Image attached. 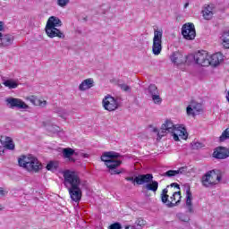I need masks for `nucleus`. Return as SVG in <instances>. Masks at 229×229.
<instances>
[{
	"label": "nucleus",
	"instance_id": "f257e3e1",
	"mask_svg": "<svg viewBox=\"0 0 229 229\" xmlns=\"http://www.w3.org/2000/svg\"><path fill=\"white\" fill-rule=\"evenodd\" d=\"M64 185L67 189L72 201L80 203L83 196L82 189L85 187V181L80 178L77 172L65 170L63 172Z\"/></svg>",
	"mask_w": 229,
	"mask_h": 229
},
{
	"label": "nucleus",
	"instance_id": "f03ea898",
	"mask_svg": "<svg viewBox=\"0 0 229 229\" xmlns=\"http://www.w3.org/2000/svg\"><path fill=\"white\" fill-rule=\"evenodd\" d=\"M173 187H175V189H178L180 191V185L178 183H172L170 186H167L165 188L160 195L161 201L164 203V205H166L168 208H173V207H176L180 201H182V192L180 191H174L172 196L169 198V189H173Z\"/></svg>",
	"mask_w": 229,
	"mask_h": 229
},
{
	"label": "nucleus",
	"instance_id": "7ed1b4c3",
	"mask_svg": "<svg viewBox=\"0 0 229 229\" xmlns=\"http://www.w3.org/2000/svg\"><path fill=\"white\" fill-rule=\"evenodd\" d=\"M62 20L56 16H51L48 18L46 25V33L49 38H55V37H58V38H65V35L64 32H61L58 28L62 26Z\"/></svg>",
	"mask_w": 229,
	"mask_h": 229
},
{
	"label": "nucleus",
	"instance_id": "20e7f679",
	"mask_svg": "<svg viewBox=\"0 0 229 229\" xmlns=\"http://www.w3.org/2000/svg\"><path fill=\"white\" fill-rule=\"evenodd\" d=\"M18 164L30 173H38L42 169V163L33 156H21L18 159Z\"/></svg>",
	"mask_w": 229,
	"mask_h": 229
},
{
	"label": "nucleus",
	"instance_id": "39448f33",
	"mask_svg": "<svg viewBox=\"0 0 229 229\" xmlns=\"http://www.w3.org/2000/svg\"><path fill=\"white\" fill-rule=\"evenodd\" d=\"M221 172L210 170L207 172L201 178V184L207 189L217 185L221 182Z\"/></svg>",
	"mask_w": 229,
	"mask_h": 229
},
{
	"label": "nucleus",
	"instance_id": "423d86ee",
	"mask_svg": "<svg viewBox=\"0 0 229 229\" xmlns=\"http://www.w3.org/2000/svg\"><path fill=\"white\" fill-rule=\"evenodd\" d=\"M164 36V30L162 29L154 30V37L152 43V53L155 56H158L162 53V37Z\"/></svg>",
	"mask_w": 229,
	"mask_h": 229
},
{
	"label": "nucleus",
	"instance_id": "0eeeda50",
	"mask_svg": "<svg viewBox=\"0 0 229 229\" xmlns=\"http://www.w3.org/2000/svg\"><path fill=\"white\" fill-rule=\"evenodd\" d=\"M102 105L107 112H115L119 108V102L111 95H107L103 98Z\"/></svg>",
	"mask_w": 229,
	"mask_h": 229
},
{
	"label": "nucleus",
	"instance_id": "6e6552de",
	"mask_svg": "<svg viewBox=\"0 0 229 229\" xmlns=\"http://www.w3.org/2000/svg\"><path fill=\"white\" fill-rule=\"evenodd\" d=\"M217 13V8L214 4H205L202 6L201 14L204 21H212Z\"/></svg>",
	"mask_w": 229,
	"mask_h": 229
},
{
	"label": "nucleus",
	"instance_id": "1a4fd4ad",
	"mask_svg": "<svg viewBox=\"0 0 229 229\" xmlns=\"http://www.w3.org/2000/svg\"><path fill=\"white\" fill-rule=\"evenodd\" d=\"M195 64L201 67H208L210 65V55L205 50L199 51L195 54Z\"/></svg>",
	"mask_w": 229,
	"mask_h": 229
},
{
	"label": "nucleus",
	"instance_id": "9d476101",
	"mask_svg": "<svg viewBox=\"0 0 229 229\" xmlns=\"http://www.w3.org/2000/svg\"><path fill=\"white\" fill-rule=\"evenodd\" d=\"M5 103L8 108H18V110H26L29 108L28 105L20 98H7Z\"/></svg>",
	"mask_w": 229,
	"mask_h": 229
},
{
	"label": "nucleus",
	"instance_id": "9b49d317",
	"mask_svg": "<svg viewBox=\"0 0 229 229\" xmlns=\"http://www.w3.org/2000/svg\"><path fill=\"white\" fill-rule=\"evenodd\" d=\"M182 35L186 40L196 38V29L192 23L184 24L182 28Z\"/></svg>",
	"mask_w": 229,
	"mask_h": 229
},
{
	"label": "nucleus",
	"instance_id": "f8f14e48",
	"mask_svg": "<svg viewBox=\"0 0 229 229\" xmlns=\"http://www.w3.org/2000/svg\"><path fill=\"white\" fill-rule=\"evenodd\" d=\"M172 135L175 142H178V140H180V138L183 140H186L187 137H189V134L187 133V129H185L183 125H175Z\"/></svg>",
	"mask_w": 229,
	"mask_h": 229
},
{
	"label": "nucleus",
	"instance_id": "ddd939ff",
	"mask_svg": "<svg viewBox=\"0 0 229 229\" xmlns=\"http://www.w3.org/2000/svg\"><path fill=\"white\" fill-rule=\"evenodd\" d=\"M174 128H176V125L173 123V121L166 120L160 128V132H158V139H162V137H165L167 133H173L174 131Z\"/></svg>",
	"mask_w": 229,
	"mask_h": 229
},
{
	"label": "nucleus",
	"instance_id": "4468645a",
	"mask_svg": "<svg viewBox=\"0 0 229 229\" xmlns=\"http://www.w3.org/2000/svg\"><path fill=\"white\" fill-rule=\"evenodd\" d=\"M201 104L192 100L186 107V114L189 116L196 117V115L199 114V112H201Z\"/></svg>",
	"mask_w": 229,
	"mask_h": 229
},
{
	"label": "nucleus",
	"instance_id": "2eb2a0df",
	"mask_svg": "<svg viewBox=\"0 0 229 229\" xmlns=\"http://www.w3.org/2000/svg\"><path fill=\"white\" fill-rule=\"evenodd\" d=\"M121 164H123V161L115 159V157H113L106 165L108 169V173H110L111 174H121L123 171L117 169V167H119Z\"/></svg>",
	"mask_w": 229,
	"mask_h": 229
},
{
	"label": "nucleus",
	"instance_id": "dca6fc26",
	"mask_svg": "<svg viewBox=\"0 0 229 229\" xmlns=\"http://www.w3.org/2000/svg\"><path fill=\"white\" fill-rule=\"evenodd\" d=\"M15 38L12 34H4L0 32V47H10Z\"/></svg>",
	"mask_w": 229,
	"mask_h": 229
},
{
	"label": "nucleus",
	"instance_id": "f3484780",
	"mask_svg": "<svg viewBox=\"0 0 229 229\" xmlns=\"http://www.w3.org/2000/svg\"><path fill=\"white\" fill-rule=\"evenodd\" d=\"M170 60L174 65H182V64H185V55L183 53L176 51L170 55Z\"/></svg>",
	"mask_w": 229,
	"mask_h": 229
},
{
	"label": "nucleus",
	"instance_id": "a211bd4d",
	"mask_svg": "<svg viewBox=\"0 0 229 229\" xmlns=\"http://www.w3.org/2000/svg\"><path fill=\"white\" fill-rule=\"evenodd\" d=\"M214 158H218L220 160H225V158H228L229 150L225 147H217L213 153Z\"/></svg>",
	"mask_w": 229,
	"mask_h": 229
},
{
	"label": "nucleus",
	"instance_id": "6ab92c4d",
	"mask_svg": "<svg viewBox=\"0 0 229 229\" xmlns=\"http://www.w3.org/2000/svg\"><path fill=\"white\" fill-rule=\"evenodd\" d=\"M0 142L2 146L5 148V149H10L11 151H13V149H15V143H13V140H12L11 137L1 136Z\"/></svg>",
	"mask_w": 229,
	"mask_h": 229
},
{
	"label": "nucleus",
	"instance_id": "aec40b11",
	"mask_svg": "<svg viewBox=\"0 0 229 229\" xmlns=\"http://www.w3.org/2000/svg\"><path fill=\"white\" fill-rule=\"evenodd\" d=\"M153 180V174H140L135 177L134 182L138 185H144V183H149Z\"/></svg>",
	"mask_w": 229,
	"mask_h": 229
},
{
	"label": "nucleus",
	"instance_id": "412c9836",
	"mask_svg": "<svg viewBox=\"0 0 229 229\" xmlns=\"http://www.w3.org/2000/svg\"><path fill=\"white\" fill-rule=\"evenodd\" d=\"M186 208L190 214L194 212V208L192 207V192H191V187L186 188Z\"/></svg>",
	"mask_w": 229,
	"mask_h": 229
},
{
	"label": "nucleus",
	"instance_id": "4be33fe9",
	"mask_svg": "<svg viewBox=\"0 0 229 229\" xmlns=\"http://www.w3.org/2000/svg\"><path fill=\"white\" fill-rule=\"evenodd\" d=\"M221 62H223V54L216 53L209 55V65H212V67H217Z\"/></svg>",
	"mask_w": 229,
	"mask_h": 229
},
{
	"label": "nucleus",
	"instance_id": "5701e85b",
	"mask_svg": "<svg viewBox=\"0 0 229 229\" xmlns=\"http://www.w3.org/2000/svg\"><path fill=\"white\" fill-rule=\"evenodd\" d=\"M94 87V79L89 78L84 80L80 85H79V90L81 92H85V90H89Z\"/></svg>",
	"mask_w": 229,
	"mask_h": 229
},
{
	"label": "nucleus",
	"instance_id": "b1692460",
	"mask_svg": "<svg viewBox=\"0 0 229 229\" xmlns=\"http://www.w3.org/2000/svg\"><path fill=\"white\" fill-rule=\"evenodd\" d=\"M27 99H28V101L32 103V105H34V106L44 107V106H46V105H47V101L42 100V99L37 98L36 96H30V97L27 98Z\"/></svg>",
	"mask_w": 229,
	"mask_h": 229
},
{
	"label": "nucleus",
	"instance_id": "393cba45",
	"mask_svg": "<svg viewBox=\"0 0 229 229\" xmlns=\"http://www.w3.org/2000/svg\"><path fill=\"white\" fill-rule=\"evenodd\" d=\"M117 157H119V155L114 151H110V152H105L102 156H101V160L102 162H105V165H106V163L113 159V158H117Z\"/></svg>",
	"mask_w": 229,
	"mask_h": 229
},
{
	"label": "nucleus",
	"instance_id": "a878e982",
	"mask_svg": "<svg viewBox=\"0 0 229 229\" xmlns=\"http://www.w3.org/2000/svg\"><path fill=\"white\" fill-rule=\"evenodd\" d=\"M185 171H187V167H181L178 170H169L165 174V176L173 178V176H176V174H183Z\"/></svg>",
	"mask_w": 229,
	"mask_h": 229
},
{
	"label": "nucleus",
	"instance_id": "bb28decb",
	"mask_svg": "<svg viewBox=\"0 0 229 229\" xmlns=\"http://www.w3.org/2000/svg\"><path fill=\"white\" fill-rule=\"evenodd\" d=\"M147 191H151L152 192H157L158 191V182L157 181H150L145 185Z\"/></svg>",
	"mask_w": 229,
	"mask_h": 229
},
{
	"label": "nucleus",
	"instance_id": "cd10ccee",
	"mask_svg": "<svg viewBox=\"0 0 229 229\" xmlns=\"http://www.w3.org/2000/svg\"><path fill=\"white\" fill-rule=\"evenodd\" d=\"M3 85L4 87H7V89H17L19 87V83L13 80H6L3 82Z\"/></svg>",
	"mask_w": 229,
	"mask_h": 229
},
{
	"label": "nucleus",
	"instance_id": "c85d7f7f",
	"mask_svg": "<svg viewBox=\"0 0 229 229\" xmlns=\"http://www.w3.org/2000/svg\"><path fill=\"white\" fill-rule=\"evenodd\" d=\"M74 155V149L71 148H66L63 149V157L64 158H71Z\"/></svg>",
	"mask_w": 229,
	"mask_h": 229
},
{
	"label": "nucleus",
	"instance_id": "c756f323",
	"mask_svg": "<svg viewBox=\"0 0 229 229\" xmlns=\"http://www.w3.org/2000/svg\"><path fill=\"white\" fill-rule=\"evenodd\" d=\"M148 92L151 97L155 96L156 94H158V88H157L155 84H150L148 86Z\"/></svg>",
	"mask_w": 229,
	"mask_h": 229
},
{
	"label": "nucleus",
	"instance_id": "7c9ffc66",
	"mask_svg": "<svg viewBox=\"0 0 229 229\" xmlns=\"http://www.w3.org/2000/svg\"><path fill=\"white\" fill-rule=\"evenodd\" d=\"M196 63V54H190L185 56V64H194Z\"/></svg>",
	"mask_w": 229,
	"mask_h": 229
},
{
	"label": "nucleus",
	"instance_id": "2f4dec72",
	"mask_svg": "<svg viewBox=\"0 0 229 229\" xmlns=\"http://www.w3.org/2000/svg\"><path fill=\"white\" fill-rule=\"evenodd\" d=\"M58 168V163L51 161L47 165V171H56Z\"/></svg>",
	"mask_w": 229,
	"mask_h": 229
},
{
	"label": "nucleus",
	"instance_id": "473e14b6",
	"mask_svg": "<svg viewBox=\"0 0 229 229\" xmlns=\"http://www.w3.org/2000/svg\"><path fill=\"white\" fill-rule=\"evenodd\" d=\"M56 3L60 8H66L69 5V3H71V0H56Z\"/></svg>",
	"mask_w": 229,
	"mask_h": 229
},
{
	"label": "nucleus",
	"instance_id": "72a5a7b5",
	"mask_svg": "<svg viewBox=\"0 0 229 229\" xmlns=\"http://www.w3.org/2000/svg\"><path fill=\"white\" fill-rule=\"evenodd\" d=\"M151 98L155 105H160L162 103V98H160V95L158 93L156 95H152Z\"/></svg>",
	"mask_w": 229,
	"mask_h": 229
},
{
	"label": "nucleus",
	"instance_id": "f704fd0d",
	"mask_svg": "<svg viewBox=\"0 0 229 229\" xmlns=\"http://www.w3.org/2000/svg\"><path fill=\"white\" fill-rule=\"evenodd\" d=\"M222 41L224 46H229V31L224 32L222 35Z\"/></svg>",
	"mask_w": 229,
	"mask_h": 229
},
{
	"label": "nucleus",
	"instance_id": "c9c22d12",
	"mask_svg": "<svg viewBox=\"0 0 229 229\" xmlns=\"http://www.w3.org/2000/svg\"><path fill=\"white\" fill-rule=\"evenodd\" d=\"M137 226H144L146 225V221L142 218H138L135 222Z\"/></svg>",
	"mask_w": 229,
	"mask_h": 229
},
{
	"label": "nucleus",
	"instance_id": "e433bc0d",
	"mask_svg": "<svg viewBox=\"0 0 229 229\" xmlns=\"http://www.w3.org/2000/svg\"><path fill=\"white\" fill-rule=\"evenodd\" d=\"M120 89H122L123 90V92H130V90H131L130 86H128L126 84H120Z\"/></svg>",
	"mask_w": 229,
	"mask_h": 229
},
{
	"label": "nucleus",
	"instance_id": "4c0bfd02",
	"mask_svg": "<svg viewBox=\"0 0 229 229\" xmlns=\"http://www.w3.org/2000/svg\"><path fill=\"white\" fill-rule=\"evenodd\" d=\"M123 226L119 223H114L109 225L108 229H121Z\"/></svg>",
	"mask_w": 229,
	"mask_h": 229
},
{
	"label": "nucleus",
	"instance_id": "58836bf2",
	"mask_svg": "<svg viewBox=\"0 0 229 229\" xmlns=\"http://www.w3.org/2000/svg\"><path fill=\"white\" fill-rule=\"evenodd\" d=\"M191 146L193 149H199L203 147L200 142H194Z\"/></svg>",
	"mask_w": 229,
	"mask_h": 229
},
{
	"label": "nucleus",
	"instance_id": "ea45409f",
	"mask_svg": "<svg viewBox=\"0 0 229 229\" xmlns=\"http://www.w3.org/2000/svg\"><path fill=\"white\" fill-rule=\"evenodd\" d=\"M8 194V191L4 190V188L0 187V198H3Z\"/></svg>",
	"mask_w": 229,
	"mask_h": 229
},
{
	"label": "nucleus",
	"instance_id": "a19ab883",
	"mask_svg": "<svg viewBox=\"0 0 229 229\" xmlns=\"http://www.w3.org/2000/svg\"><path fill=\"white\" fill-rule=\"evenodd\" d=\"M125 180H126L127 182H132L133 183L136 182H135V178H133V177H126Z\"/></svg>",
	"mask_w": 229,
	"mask_h": 229
},
{
	"label": "nucleus",
	"instance_id": "79ce46f5",
	"mask_svg": "<svg viewBox=\"0 0 229 229\" xmlns=\"http://www.w3.org/2000/svg\"><path fill=\"white\" fill-rule=\"evenodd\" d=\"M4 155V147H0V157Z\"/></svg>",
	"mask_w": 229,
	"mask_h": 229
},
{
	"label": "nucleus",
	"instance_id": "37998d69",
	"mask_svg": "<svg viewBox=\"0 0 229 229\" xmlns=\"http://www.w3.org/2000/svg\"><path fill=\"white\" fill-rule=\"evenodd\" d=\"M4 29V23H3V21H0V31H3Z\"/></svg>",
	"mask_w": 229,
	"mask_h": 229
},
{
	"label": "nucleus",
	"instance_id": "c03bdc74",
	"mask_svg": "<svg viewBox=\"0 0 229 229\" xmlns=\"http://www.w3.org/2000/svg\"><path fill=\"white\" fill-rule=\"evenodd\" d=\"M154 133H157V138H158V133H160V131H158L157 128L153 129Z\"/></svg>",
	"mask_w": 229,
	"mask_h": 229
},
{
	"label": "nucleus",
	"instance_id": "a18cd8bd",
	"mask_svg": "<svg viewBox=\"0 0 229 229\" xmlns=\"http://www.w3.org/2000/svg\"><path fill=\"white\" fill-rule=\"evenodd\" d=\"M1 210H4V208L3 207L2 204H0V212H1Z\"/></svg>",
	"mask_w": 229,
	"mask_h": 229
},
{
	"label": "nucleus",
	"instance_id": "49530a36",
	"mask_svg": "<svg viewBox=\"0 0 229 229\" xmlns=\"http://www.w3.org/2000/svg\"><path fill=\"white\" fill-rule=\"evenodd\" d=\"M125 229H134L133 227L126 226Z\"/></svg>",
	"mask_w": 229,
	"mask_h": 229
},
{
	"label": "nucleus",
	"instance_id": "de8ad7c7",
	"mask_svg": "<svg viewBox=\"0 0 229 229\" xmlns=\"http://www.w3.org/2000/svg\"><path fill=\"white\" fill-rule=\"evenodd\" d=\"M184 6H185V8H187L189 6V4H186Z\"/></svg>",
	"mask_w": 229,
	"mask_h": 229
}]
</instances>
